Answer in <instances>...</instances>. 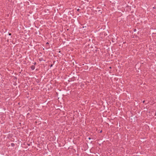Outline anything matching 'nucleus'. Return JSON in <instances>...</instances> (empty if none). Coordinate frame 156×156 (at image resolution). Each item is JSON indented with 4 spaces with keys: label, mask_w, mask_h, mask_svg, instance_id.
<instances>
[{
    "label": "nucleus",
    "mask_w": 156,
    "mask_h": 156,
    "mask_svg": "<svg viewBox=\"0 0 156 156\" xmlns=\"http://www.w3.org/2000/svg\"><path fill=\"white\" fill-rule=\"evenodd\" d=\"M11 145H12V146H13V145H14V144H11Z\"/></svg>",
    "instance_id": "obj_2"
},
{
    "label": "nucleus",
    "mask_w": 156,
    "mask_h": 156,
    "mask_svg": "<svg viewBox=\"0 0 156 156\" xmlns=\"http://www.w3.org/2000/svg\"><path fill=\"white\" fill-rule=\"evenodd\" d=\"M102 132V130H101V131H100V133H101V132Z\"/></svg>",
    "instance_id": "obj_8"
},
{
    "label": "nucleus",
    "mask_w": 156,
    "mask_h": 156,
    "mask_svg": "<svg viewBox=\"0 0 156 156\" xmlns=\"http://www.w3.org/2000/svg\"><path fill=\"white\" fill-rule=\"evenodd\" d=\"M145 102V101H143V103H144Z\"/></svg>",
    "instance_id": "obj_5"
},
{
    "label": "nucleus",
    "mask_w": 156,
    "mask_h": 156,
    "mask_svg": "<svg viewBox=\"0 0 156 156\" xmlns=\"http://www.w3.org/2000/svg\"><path fill=\"white\" fill-rule=\"evenodd\" d=\"M134 31H136V29H135L134 30Z\"/></svg>",
    "instance_id": "obj_6"
},
{
    "label": "nucleus",
    "mask_w": 156,
    "mask_h": 156,
    "mask_svg": "<svg viewBox=\"0 0 156 156\" xmlns=\"http://www.w3.org/2000/svg\"><path fill=\"white\" fill-rule=\"evenodd\" d=\"M31 68L32 70H33L35 69V67L34 66H31Z\"/></svg>",
    "instance_id": "obj_1"
},
{
    "label": "nucleus",
    "mask_w": 156,
    "mask_h": 156,
    "mask_svg": "<svg viewBox=\"0 0 156 156\" xmlns=\"http://www.w3.org/2000/svg\"><path fill=\"white\" fill-rule=\"evenodd\" d=\"M79 10V9H77V11H78Z\"/></svg>",
    "instance_id": "obj_9"
},
{
    "label": "nucleus",
    "mask_w": 156,
    "mask_h": 156,
    "mask_svg": "<svg viewBox=\"0 0 156 156\" xmlns=\"http://www.w3.org/2000/svg\"><path fill=\"white\" fill-rule=\"evenodd\" d=\"M49 44L47 42L46 44Z\"/></svg>",
    "instance_id": "obj_3"
},
{
    "label": "nucleus",
    "mask_w": 156,
    "mask_h": 156,
    "mask_svg": "<svg viewBox=\"0 0 156 156\" xmlns=\"http://www.w3.org/2000/svg\"><path fill=\"white\" fill-rule=\"evenodd\" d=\"M9 35H11V34H9Z\"/></svg>",
    "instance_id": "obj_7"
},
{
    "label": "nucleus",
    "mask_w": 156,
    "mask_h": 156,
    "mask_svg": "<svg viewBox=\"0 0 156 156\" xmlns=\"http://www.w3.org/2000/svg\"><path fill=\"white\" fill-rule=\"evenodd\" d=\"M89 139L90 140V138H89Z\"/></svg>",
    "instance_id": "obj_10"
},
{
    "label": "nucleus",
    "mask_w": 156,
    "mask_h": 156,
    "mask_svg": "<svg viewBox=\"0 0 156 156\" xmlns=\"http://www.w3.org/2000/svg\"><path fill=\"white\" fill-rule=\"evenodd\" d=\"M83 28H85V27H86V26H85V27H83Z\"/></svg>",
    "instance_id": "obj_4"
}]
</instances>
